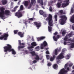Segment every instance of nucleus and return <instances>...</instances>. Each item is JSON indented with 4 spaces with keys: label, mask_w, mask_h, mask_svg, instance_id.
I'll return each mask as SVG.
<instances>
[{
    "label": "nucleus",
    "mask_w": 74,
    "mask_h": 74,
    "mask_svg": "<svg viewBox=\"0 0 74 74\" xmlns=\"http://www.w3.org/2000/svg\"><path fill=\"white\" fill-rule=\"evenodd\" d=\"M73 32H71V33L67 34L66 36L69 38H70V37H71L73 35Z\"/></svg>",
    "instance_id": "nucleus-18"
},
{
    "label": "nucleus",
    "mask_w": 74,
    "mask_h": 74,
    "mask_svg": "<svg viewBox=\"0 0 74 74\" xmlns=\"http://www.w3.org/2000/svg\"><path fill=\"white\" fill-rule=\"evenodd\" d=\"M51 65H52V64L50 62L48 63L47 64V66H51Z\"/></svg>",
    "instance_id": "nucleus-49"
},
{
    "label": "nucleus",
    "mask_w": 74,
    "mask_h": 74,
    "mask_svg": "<svg viewBox=\"0 0 74 74\" xmlns=\"http://www.w3.org/2000/svg\"><path fill=\"white\" fill-rule=\"evenodd\" d=\"M21 45H25V43H21Z\"/></svg>",
    "instance_id": "nucleus-63"
},
{
    "label": "nucleus",
    "mask_w": 74,
    "mask_h": 74,
    "mask_svg": "<svg viewBox=\"0 0 74 74\" xmlns=\"http://www.w3.org/2000/svg\"><path fill=\"white\" fill-rule=\"evenodd\" d=\"M46 54H49V52L48 51H47L46 52Z\"/></svg>",
    "instance_id": "nucleus-58"
},
{
    "label": "nucleus",
    "mask_w": 74,
    "mask_h": 74,
    "mask_svg": "<svg viewBox=\"0 0 74 74\" xmlns=\"http://www.w3.org/2000/svg\"><path fill=\"white\" fill-rule=\"evenodd\" d=\"M73 12H74V9H73V8H71L70 14H72Z\"/></svg>",
    "instance_id": "nucleus-40"
},
{
    "label": "nucleus",
    "mask_w": 74,
    "mask_h": 74,
    "mask_svg": "<svg viewBox=\"0 0 74 74\" xmlns=\"http://www.w3.org/2000/svg\"><path fill=\"white\" fill-rule=\"evenodd\" d=\"M70 56H71V55L70 54H68L66 55V58H67V59H70Z\"/></svg>",
    "instance_id": "nucleus-35"
},
{
    "label": "nucleus",
    "mask_w": 74,
    "mask_h": 74,
    "mask_svg": "<svg viewBox=\"0 0 74 74\" xmlns=\"http://www.w3.org/2000/svg\"><path fill=\"white\" fill-rule=\"evenodd\" d=\"M7 46L4 47V51L5 52H7L8 51L9 52H12V54L13 55H15L16 54V52L15 51L14 49H12V46L10 44L7 45Z\"/></svg>",
    "instance_id": "nucleus-1"
},
{
    "label": "nucleus",
    "mask_w": 74,
    "mask_h": 74,
    "mask_svg": "<svg viewBox=\"0 0 74 74\" xmlns=\"http://www.w3.org/2000/svg\"><path fill=\"white\" fill-rule=\"evenodd\" d=\"M8 37V34L4 33V35L0 36V40H3V39L4 38V40H7Z\"/></svg>",
    "instance_id": "nucleus-5"
},
{
    "label": "nucleus",
    "mask_w": 74,
    "mask_h": 74,
    "mask_svg": "<svg viewBox=\"0 0 74 74\" xmlns=\"http://www.w3.org/2000/svg\"><path fill=\"white\" fill-rule=\"evenodd\" d=\"M59 23L61 25H63L65 23V21L63 19H60L59 20Z\"/></svg>",
    "instance_id": "nucleus-14"
},
{
    "label": "nucleus",
    "mask_w": 74,
    "mask_h": 74,
    "mask_svg": "<svg viewBox=\"0 0 74 74\" xmlns=\"http://www.w3.org/2000/svg\"><path fill=\"white\" fill-rule=\"evenodd\" d=\"M73 42H74V37H73V40H72Z\"/></svg>",
    "instance_id": "nucleus-64"
},
{
    "label": "nucleus",
    "mask_w": 74,
    "mask_h": 74,
    "mask_svg": "<svg viewBox=\"0 0 74 74\" xmlns=\"http://www.w3.org/2000/svg\"><path fill=\"white\" fill-rule=\"evenodd\" d=\"M60 38V35H58L57 36V38L59 39Z\"/></svg>",
    "instance_id": "nucleus-53"
},
{
    "label": "nucleus",
    "mask_w": 74,
    "mask_h": 74,
    "mask_svg": "<svg viewBox=\"0 0 74 74\" xmlns=\"http://www.w3.org/2000/svg\"><path fill=\"white\" fill-rule=\"evenodd\" d=\"M44 24H47V22L46 21H45L44 22Z\"/></svg>",
    "instance_id": "nucleus-61"
},
{
    "label": "nucleus",
    "mask_w": 74,
    "mask_h": 74,
    "mask_svg": "<svg viewBox=\"0 0 74 74\" xmlns=\"http://www.w3.org/2000/svg\"><path fill=\"white\" fill-rule=\"evenodd\" d=\"M61 6V3H58L57 5V7L58 8H60Z\"/></svg>",
    "instance_id": "nucleus-36"
},
{
    "label": "nucleus",
    "mask_w": 74,
    "mask_h": 74,
    "mask_svg": "<svg viewBox=\"0 0 74 74\" xmlns=\"http://www.w3.org/2000/svg\"><path fill=\"white\" fill-rule=\"evenodd\" d=\"M32 7V5L31 4H30L29 5V6L28 7V9H30Z\"/></svg>",
    "instance_id": "nucleus-56"
},
{
    "label": "nucleus",
    "mask_w": 74,
    "mask_h": 74,
    "mask_svg": "<svg viewBox=\"0 0 74 74\" xmlns=\"http://www.w3.org/2000/svg\"><path fill=\"white\" fill-rule=\"evenodd\" d=\"M64 53H61L57 57V59H61L64 58V56H63Z\"/></svg>",
    "instance_id": "nucleus-9"
},
{
    "label": "nucleus",
    "mask_w": 74,
    "mask_h": 74,
    "mask_svg": "<svg viewBox=\"0 0 74 74\" xmlns=\"http://www.w3.org/2000/svg\"><path fill=\"white\" fill-rule=\"evenodd\" d=\"M63 12V11L62 10L59 11V13L60 14V15H64L65 14V13Z\"/></svg>",
    "instance_id": "nucleus-24"
},
{
    "label": "nucleus",
    "mask_w": 74,
    "mask_h": 74,
    "mask_svg": "<svg viewBox=\"0 0 74 74\" xmlns=\"http://www.w3.org/2000/svg\"><path fill=\"white\" fill-rule=\"evenodd\" d=\"M30 53L31 54H32V56H35L36 55H37L36 54V53H35V51H32Z\"/></svg>",
    "instance_id": "nucleus-26"
},
{
    "label": "nucleus",
    "mask_w": 74,
    "mask_h": 74,
    "mask_svg": "<svg viewBox=\"0 0 74 74\" xmlns=\"http://www.w3.org/2000/svg\"><path fill=\"white\" fill-rule=\"evenodd\" d=\"M38 3H40L41 5H44V4H43V0H38Z\"/></svg>",
    "instance_id": "nucleus-17"
},
{
    "label": "nucleus",
    "mask_w": 74,
    "mask_h": 74,
    "mask_svg": "<svg viewBox=\"0 0 74 74\" xmlns=\"http://www.w3.org/2000/svg\"><path fill=\"white\" fill-rule=\"evenodd\" d=\"M43 15V16H44V17H47V14H44Z\"/></svg>",
    "instance_id": "nucleus-52"
},
{
    "label": "nucleus",
    "mask_w": 74,
    "mask_h": 74,
    "mask_svg": "<svg viewBox=\"0 0 74 74\" xmlns=\"http://www.w3.org/2000/svg\"><path fill=\"white\" fill-rule=\"evenodd\" d=\"M29 5V2L27 1H25V2L24 5L25 6H27Z\"/></svg>",
    "instance_id": "nucleus-31"
},
{
    "label": "nucleus",
    "mask_w": 74,
    "mask_h": 74,
    "mask_svg": "<svg viewBox=\"0 0 74 74\" xmlns=\"http://www.w3.org/2000/svg\"><path fill=\"white\" fill-rule=\"evenodd\" d=\"M70 0H66L65 1L64 3L61 4L62 7V8H64L66 7L67 5H69V2Z\"/></svg>",
    "instance_id": "nucleus-6"
},
{
    "label": "nucleus",
    "mask_w": 74,
    "mask_h": 74,
    "mask_svg": "<svg viewBox=\"0 0 74 74\" xmlns=\"http://www.w3.org/2000/svg\"><path fill=\"white\" fill-rule=\"evenodd\" d=\"M34 23L35 25H36V27L38 28H38L40 27L41 26V23L40 22H34Z\"/></svg>",
    "instance_id": "nucleus-7"
},
{
    "label": "nucleus",
    "mask_w": 74,
    "mask_h": 74,
    "mask_svg": "<svg viewBox=\"0 0 74 74\" xmlns=\"http://www.w3.org/2000/svg\"><path fill=\"white\" fill-rule=\"evenodd\" d=\"M58 66L56 64H54L53 66V67L54 69H56L58 68Z\"/></svg>",
    "instance_id": "nucleus-30"
},
{
    "label": "nucleus",
    "mask_w": 74,
    "mask_h": 74,
    "mask_svg": "<svg viewBox=\"0 0 74 74\" xmlns=\"http://www.w3.org/2000/svg\"><path fill=\"white\" fill-rule=\"evenodd\" d=\"M49 26H48V30L49 32H52V27H51V26H53V23H52V24L49 25Z\"/></svg>",
    "instance_id": "nucleus-13"
},
{
    "label": "nucleus",
    "mask_w": 74,
    "mask_h": 74,
    "mask_svg": "<svg viewBox=\"0 0 74 74\" xmlns=\"http://www.w3.org/2000/svg\"><path fill=\"white\" fill-rule=\"evenodd\" d=\"M53 39L54 40V41H58V39L56 38V37L55 36H54L53 37Z\"/></svg>",
    "instance_id": "nucleus-41"
},
{
    "label": "nucleus",
    "mask_w": 74,
    "mask_h": 74,
    "mask_svg": "<svg viewBox=\"0 0 74 74\" xmlns=\"http://www.w3.org/2000/svg\"><path fill=\"white\" fill-rule=\"evenodd\" d=\"M47 45L48 44H47V42L44 41L43 42V43L41 45L40 49H44V47H46Z\"/></svg>",
    "instance_id": "nucleus-8"
},
{
    "label": "nucleus",
    "mask_w": 74,
    "mask_h": 74,
    "mask_svg": "<svg viewBox=\"0 0 74 74\" xmlns=\"http://www.w3.org/2000/svg\"><path fill=\"white\" fill-rule=\"evenodd\" d=\"M18 30H14V34H16L17 33H18Z\"/></svg>",
    "instance_id": "nucleus-39"
},
{
    "label": "nucleus",
    "mask_w": 74,
    "mask_h": 74,
    "mask_svg": "<svg viewBox=\"0 0 74 74\" xmlns=\"http://www.w3.org/2000/svg\"><path fill=\"white\" fill-rule=\"evenodd\" d=\"M46 56L47 59L48 60V59H49V55H46Z\"/></svg>",
    "instance_id": "nucleus-44"
},
{
    "label": "nucleus",
    "mask_w": 74,
    "mask_h": 74,
    "mask_svg": "<svg viewBox=\"0 0 74 74\" xmlns=\"http://www.w3.org/2000/svg\"><path fill=\"white\" fill-rule=\"evenodd\" d=\"M74 48V43H72L71 44L70 48Z\"/></svg>",
    "instance_id": "nucleus-33"
},
{
    "label": "nucleus",
    "mask_w": 74,
    "mask_h": 74,
    "mask_svg": "<svg viewBox=\"0 0 74 74\" xmlns=\"http://www.w3.org/2000/svg\"><path fill=\"white\" fill-rule=\"evenodd\" d=\"M23 10V5H21L20 10H18V11H22V10Z\"/></svg>",
    "instance_id": "nucleus-29"
},
{
    "label": "nucleus",
    "mask_w": 74,
    "mask_h": 74,
    "mask_svg": "<svg viewBox=\"0 0 74 74\" xmlns=\"http://www.w3.org/2000/svg\"><path fill=\"white\" fill-rule=\"evenodd\" d=\"M70 21L71 22L74 23V14L73 15L72 17L71 18Z\"/></svg>",
    "instance_id": "nucleus-25"
},
{
    "label": "nucleus",
    "mask_w": 74,
    "mask_h": 74,
    "mask_svg": "<svg viewBox=\"0 0 74 74\" xmlns=\"http://www.w3.org/2000/svg\"><path fill=\"white\" fill-rule=\"evenodd\" d=\"M67 66H68V64H65L64 66V68L65 69H66V68L67 67Z\"/></svg>",
    "instance_id": "nucleus-48"
},
{
    "label": "nucleus",
    "mask_w": 74,
    "mask_h": 74,
    "mask_svg": "<svg viewBox=\"0 0 74 74\" xmlns=\"http://www.w3.org/2000/svg\"><path fill=\"white\" fill-rule=\"evenodd\" d=\"M54 34L55 35V36H56L57 34H58V32H55Z\"/></svg>",
    "instance_id": "nucleus-55"
},
{
    "label": "nucleus",
    "mask_w": 74,
    "mask_h": 74,
    "mask_svg": "<svg viewBox=\"0 0 74 74\" xmlns=\"http://www.w3.org/2000/svg\"><path fill=\"white\" fill-rule=\"evenodd\" d=\"M32 48H34V47L32 46L27 47V49L29 51H32L33 50V49H32Z\"/></svg>",
    "instance_id": "nucleus-20"
},
{
    "label": "nucleus",
    "mask_w": 74,
    "mask_h": 74,
    "mask_svg": "<svg viewBox=\"0 0 74 74\" xmlns=\"http://www.w3.org/2000/svg\"><path fill=\"white\" fill-rule=\"evenodd\" d=\"M67 38H68L67 37H65V38L64 39V41H67Z\"/></svg>",
    "instance_id": "nucleus-47"
},
{
    "label": "nucleus",
    "mask_w": 74,
    "mask_h": 74,
    "mask_svg": "<svg viewBox=\"0 0 74 74\" xmlns=\"http://www.w3.org/2000/svg\"><path fill=\"white\" fill-rule=\"evenodd\" d=\"M1 2L3 5H5L7 3V0H2Z\"/></svg>",
    "instance_id": "nucleus-19"
},
{
    "label": "nucleus",
    "mask_w": 74,
    "mask_h": 74,
    "mask_svg": "<svg viewBox=\"0 0 74 74\" xmlns=\"http://www.w3.org/2000/svg\"><path fill=\"white\" fill-rule=\"evenodd\" d=\"M72 29L74 30V25H73V26H72Z\"/></svg>",
    "instance_id": "nucleus-59"
},
{
    "label": "nucleus",
    "mask_w": 74,
    "mask_h": 74,
    "mask_svg": "<svg viewBox=\"0 0 74 74\" xmlns=\"http://www.w3.org/2000/svg\"><path fill=\"white\" fill-rule=\"evenodd\" d=\"M32 62L33 63L35 64L36 63H37V61H36V60H34L33 61H32Z\"/></svg>",
    "instance_id": "nucleus-50"
},
{
    "label": "nucleus",
    "mask_w": 74,
    "mask_h": 74,
    "mask_svg": "<svg viewBox=\"0 0 74 74\" xmlns=\"http://www.w3.org/2000/svg\"><path fill=\"white\" fill-rule=\"evenodd\" d=\"M55 21H58V15L55 14L54 16Z\"/></svg>",
    "instance_id": "nucleus-32"
},
{
    "label": "nucleus",
    "mask_w": 74,
    "mask_h": 74,
    "mask_svg": "<svg viewBox=\"0 0 74 74\" xmlns=\"http://www.w3.org/2000/svg\"><path fill=\"white\" fill-rule=\"evenodd\" d=\"M64 45H66V44H67L66 41H64Z\"/></svg>",
    "instance_id": "nucleus-54"
},
{
    "label": "nucleus",
    "mask_w": 74,
    "mask_h": 74,
    "mask_svg": "<svg viewBox=\"0 0 74 74\" xmlns=\"http://www.w3.org/2000/svg\"><path fill=\"white\" fill-rule=\"evenodd\" d=\"M66 31H63L62 32V36H64L65 35H66Z\"/></svg>",
    "instance_id": "nucleus-37"
},
{
    "label": "nucleus",
    "mask_w": 74,
    "mask_h": 74,
    "mask_svg": "<svg viewBox=\"0 0 74 74\" xmlns=\"http://www.w3.org/2000/svg\"><path fill=\"white\" fill-rule=\"evenodd\" d=\"M18 45L19 46L21 45V41L20 40H18Z\"/></svg>",
    "instance_id": "nucleus-46"
},
{
    "label": "nucleus",
    "mask_w": 74,
    "mask_h": 74,
    "mask_svg": "<svg viewBox=\"0 0 74 74\" xmlns=\"http://www.w3.org/2000/svg\"><path fill=\"white\" fill-rule=\"evenodd\" d=\"M66 69H67V70H68V71H69V70H70V68H69V67H67Z\"/></svg>",
    "instance_id": "nucleus-60"
},
{
    "label": "nucleus",
    "mask_w": 74,
    "mask_h": 74,
    "mask_svg": "<svg viewBox=\"0 0 74 74\" xmlns=\"http://www.w3.org/2000/svg\"><path fill=\"white\" fill-rule=\"evenodd\" d=\"M60 51H61L60 48L59 49H58V48L56 49L54 51V54L56 56L58 55V52H59Z\"/></svg>",
    "instance_id": "nucleus-12"
},
{
    "label": "nucleus",
    "mask_w": 74,
    "mask_h": 74,
    "mask_svg": "<svg viewBox=\"0 0 74 74\" xmlns=\"http://www.w3.org/2000/svg\"><path fill=\"white\" fill-rule=\"evenodd\" d=\"M35 49L37 50V51H39L40 50V47L37 46L35 48Z\"/></svg>",
    "instance_id": "nucleus-43"
},
{
    "label": "nucleus",
    "mask_w": 74,
    "mask_h": 74,
    "mask_svg": "<svg viewBox=\"0 0 74 74\" xmlns=\"http://www.w3.org/2000/svg\"><path fill=\"white\" fill-rule=\"evenodd\" d=\"M50 11H52V6H50L49 8Z\"/></svg>",
    "instance_id": "nucleus-45"
},
{
    "label": "nucleus",
    "mask_w": 74,
    "mask_h": 74,
    "mask_svg": "<svg viewBox=\"0 0 74 74\" xmlns=\"http://www.w3.org/2000/svg\"><path fill=\"white\" fill-rule=\"evenodd\" d=\"M60 18H61V19H62L64 21L67 20V17L65 15H62L60 16Z\"/></svg>",
    "instance_id": "nucleus-15"
},
{
    "label": "nucleus",
    "mask_w": 74,
    "mask_h": 74,
    "mask_svg": "<svg viewBox=\"0 0 74 74\" xmlns=\"http://www.w3.org/2000/svg\"><path fill=\"white\" fill-rule=\"evenodd\" d=\"M16 12L15 13V16H17L18 18H20L23 16V14L25 13V12Z\"/></svg>",
    "instance_id": "nucleus-4"
},
{
    "label": "nucleus",
    "mask_w": 74,
    "mask_h": 74,
    "mask_svg": "<svg viewBox=\"0 0 74 74\" xmlns=\"http://www.w3.org/2000/svg\"><path fill=\"white\" fill-rule=\"evenodd\" d=\"M45 36H42L40 38H37V40L38 41H41V40H44V39H45Z\"/></svg>",
    "instance_id": "nucleus-16"
},
{
    "label": "nucleus",
    "mask_w": 74,
    "mask_h": 74,
    "mask_svg": "<svg viewBox=\"0 0 74 74\" xmlns=\"http://www.w3.org/2000/svg\"><path fill=\"white\" fill-rule=\"evenodd\" d=\"M5 8L3 7H1L0 8V17L1 18H4V15L5 14L6 15H10V12L8 10H5L4 12V10Z\"/></svg>",
    "instance_id": "nucleus-2"
},
{
    "label": "nucleus",
    "mask_w": 74,
    "mask_h": 74,
    "mask_svg": "<svg viewBox=\"0 0 74 74\" xmlns=\"http://www.w3.org/2000/svg\"><path fill=\"white\" fill-rule=\"evenodd\" d=\"M28 20H29V21H34V20H35V18H29Z\"/></svg>",
    "instance_id": "nucleus-42"
},
{
    "label": "nucleus",
    "mask_w": 74,
    "mask_h": 74,
    "mask_svg": "<svg viewBox=\"0 0 74 74\" xmlns=\"http://www.w3.org/2000/svg\"><path fill=\"white\" fill-rule=\"evenodd\" d=\"M31 45L32 47H36V46H37V44L36 43V42H32L31 43Z\"/></svg>",
    "instance_id": "nucleus-23"
},
{
    "label": "nucleus",
    "mask_w": 74,
    "mask_h": 74,
    "mask_svg": "<svg viewBox=\"0 0 74 74\" xmlns=\"http://www.w3.org/2000/svg\"><path fill=\"white\" fill-rule=\"evenodd\" d=\"M25 48L24 46H18V49L19 50L20 49L22 48Z\"/></svg>",
    "instance_id": "nucleus-38"
},
{
    "label": "nucleus",
    "mask_w": 74,
    "mask_h": 74,
    "mask_svg": "<svg viewBox=\"0 0 74 74\" xmlns=\"http://www.w3.org/2000/svg\"><path fill=\"white\" fill-rule=\"evenodd\" d=\"M46 21H48V24L49 25H52V23H53V21L52 20V16L50 14H49L48 17H47L45 19Z\"/></svg>",
    "instance_id": "nucleus-3"
},
{
    "label": "nucleus",
    "mask_w": 74,
    "mask_h": 74,
    "mask_svg": "<svg viewBox=\"0 0 74 74\" xmlns=\"http://www.w3.org/2000/svg\"><path fill=\"white\" fill-rule=\"evenodd\" d=\"M44 60L43 59L42 61V63H44Z\"/></svg>",
    "instance_id": "nucleus-62"
},
{
    "label": "nucleus",
    "mask_w": 74,
    "mask_h": 74,
    "mask_svg": "<svg viewBox=\"0 0 74 74\" xmlns=\"http://www.w3.org/2000/svg\"><path fill=\"white\" fill-rule=\"evenodd\" d=\"M67 72V71L65 70L63 68L60 71V74H66Z\"/></svg>",
    "instance_id": "nucleus-10"
},
{
    "label": "nucleus",
    "mask_w": 74,
    "mask_h": 74,
    "mask_svg": "<svg viewBox=\"0 0 74 74\" xmlns=\"http://www.w3.org/2000/svg\"><path fill=\"white\" fill-rule=\"evenodd\" d=\"M55 56L53 55V57H51L50 58V60L51 61V62H52L53 61L54 59H55Z\"/></svg>",
    "instance_id": "nucleus-21"
},
{
    "label": "nucleus",
    "mask_w": 74,
    "mask_h": 74,
    "mask_svg": "<svg viewBox=\"0 0 74 74\" xmlns=\"http://www.w3.org/2000/svg\"><path fill=\"white\" fill-rule=\"evenodd\" d=\"M36 57L34 59L36 60H40V57L37 54H36V55L35 56Z\"/></svg>",
    "instance_id": "nucleus-22"
},
{
    "label": "nucleus",
    "mask_w": 74,
    "mask_h": 74,
    "mask_svg": "<svg viewBox=\"0 0 74 74\" xmlns=\"http://www.w3.org/2000/svg\"><path fill=\"white\" fill-rule=\"evenodd\" d=\"M73 64L71 63L69 65V67H71V66H73Z\"/></svg>",
    "instance_id": "nucleus-51"
},
{
    "label": "nucleus",
    "mask_w": 74,
    "mask_h": 74,
    "mask_svg": "<svg viewBox=\"0 0 74 74\" xmlns=\"http://www.w3.org/2000/svg\"><path fill=\"white\" fill-rule=\"evenodd\" d=\"M32 4L33 5V4H36V0H31Z\"/></svg>",
    "instance_id": "nucleus-27"
},
{
    "label": "nucleus",
    "mask_w": 74,
    "mask_h": 74,
    "mask_svg": "<svg viewBox=\"0 0 74 74\" xmlns=\"http://www.w3.org/2000/svg\"><path fill=\"white\" fill-rule=\"evenodd\" d=\"M57 63H58V64H59V63H60V60H58L57 62Z\"/></svg>",
    "instance_id": "nucleus-57"
},
{
    "label": "nucleus",
    "mask_w": 74,
    "mask_h": 74,
    "mask_svg": "<svg viewBox=\"0 0 74 74\" xmlns=\"http://www.w3.org/2000/svg\"><path fill=\"white\" fill-rule=\"evenodd\" d=\"M25 34V33L24 32H18V33L17 34L20 36L21 38H22V37H24V34Z\"/></svg>",
    "instance_id": "nucleus-11"
},
{
    "label": "nucleus",
    "mask_w": 74,
    "mask_h": 74,
    "mask_svg": "<svg viewBox=\"0 0 74 74\" xmlns=\"http://www.w3.org/2000/svg\"><path fill=\"white\" fill-rule=\"evenodd\" d=\"M19 6H16L14 8V10H12V12H15L16 11V8H18Z\"/></svg>",
    "instance_id": "nucleus-28"
},
{
    "label": "nucleus",
    "mask_w": 74,
    "mask_h": 74,
    "mask_svg": "<svg viewBox=\"0 0 74 74\" xmlns=\"http://www.w3.org/2000/svg\"><path fill=\"white\" fill-rule=\"evenodd\" d=\"M39 12L40 15H42L44 14V13L43 12L42 10H40L39 11Z\"/></svg>",
    "instance_id": "nucleus-34"
}]
</instances>
